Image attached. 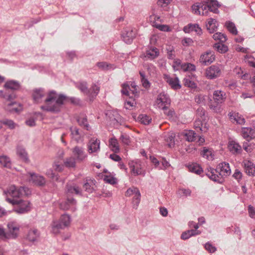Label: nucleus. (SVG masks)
Wrapping results in <instances>:
<instances>
[{
  "instance_id": "nucleus-1",
  "label": "nucleus",
  "mask_w": 255,
  "mask_h": 255,
  "mask_svg": "<svg viewBox=\"0 0 255 255\" xmlns=\"http://www.w3.org/2000/svg\"><path fill=\"white\" fill-rule=\"evenodd\" d=\"M67 97L64 95H58L54 91L48 93L44 100V105L40 107L41 110L53 113L59 112Z\"/></svg>"
},
{
  "instance_id": "nucleus-2",
  "label": "nucleus",
  "mask_w": 255,
  "mask_h": 255,
  "mask_svg": "<svg viewBox=\"0 0 255 255\" xmlns=\"http://www.w3.org/2000/svg\"><path fill=\"white\" fill-rule=\"evenodd\" d=\"M231 170L228 163L223 162L219 163L216 169L210 167L206 170V175L212 180L222 183L225 177L230 175Z\"/></svg>"
},
{
  "instance_id": "nucleus-3",
  "label": "nucleus",
  "mask_w": 255,
  "mask_h": 255,
  "mask_svg": "<svg viewBox=\"0 0 255 255\" xmlns=\"http://www.w3.org/2000/svg\"><path fill=\"white\" fill-rule=\"evenodd\" d=\"M205 3H196L192 6L195 14L206 15L209 12L217 14L219 12V3L216 0H204Z\"/></svg>"
},
{
  "instance_id": "nucleus-4",
  "label": "nucleus",
  "mask_w": 255,
  "mask_h": 255,
  "mask_svg": "<svg viewBox=\"0 0 255 255\" xmlns=\"http://www.w3.org/2000/svg\"><path fill=\"white\" fill-rule=\"evenodd\" d=\"M71 222V218L67 214L62 215L58 220L53 221L51 224L52 232L58 234L60 230L68 227Z\"/></svg>"
},
{
  "instance_id": "nucleus-5",
  "label": "nucleus",
  "mask_w": 255,
  "mask_h": 255,
  "mask_svg": "<svg viewBox=\"0 0 255 255\" xmlns=\"http://www.w3.org/2000/svg\"><path fill=\"white\" fill-rule=\"evenodd\" d=\"M26 190H28V188L26 187H16L14 185H11L4 191V193L6 195V200L7 201V198L18 199L23 195L27 194Z\"/></svg>"
},
{
  "instance_id": "nucleus-6",
  "label": "nucleus",
  "mask_w": 255,
  "mask_h": 255,
  "mask_svg": "<svg viewBox=\"0 0 255 255\" xmlns=\"http://www.w3.org/2000/svg\"><path fill=\"white\" fill-rule=\"evenodd\" d=\"M7 202L13 205H18V207L15 210L16 212L18 213L23 214L29 211L30 210V203L27 201L7 198Z\"/></svg>"
},
{
  "instance_id": "nucleus-7",
  "label": "nucleus",
  "mask_w": 255,
  "mask_h": 255,
  "mask_svg": "<svg viewBox=\"0 0 255 255\" xmlns=\"http://www.w3.org/2000/svg\"><path fill=\"white\" fill-rule=\"evenodd\" d=\"M129 167L131 173L134 176L145 174V171L142 169V162L139 159H135L128 162Z\"/></svg>"
},
{
  "instance_id": "nucleus-8",
  "label": "nucleus",
  "mask_w": 255,
  "mask_h": 255,
  "mask_svg": "<svg viewBox=\"0 0 255 255\" xmlns=\"http://www.w3.org/2000/svg\"><path fill=\"white\" fill-rule=\"evenodd\" d=\"M156 103L159 108L166 111L168 106L170 104V99L168 95L161 93L158 95Z\"/></svg>"
},
{
  "instance_id": "nucleus-9",
  "label": "nucleus",
  "mask_w": 255,
  "mask_h": 255,
  "mask_svg": "<svg viewBox=\"0 0 255 255\" xmlns=\"http://www.w3.org/2000/svg\"><path fill=\"white\" fill-rule=\"evenodd\" d=\"M221 74V70L218 65H212L206 69V77L209 79H214L218 78Z\"/></svg>"
},
{
  "instance_id": "nucleus-10",
  "label": "nucleus",
  "mask_w": 255,
  "mask_h": 255,
  "mask_svg": "<svg viewBox=\"0 0 255 255\" xmlns=\"http://www.w3.org/2000/svg\"><path fill=\"white\" fill-rule=\"evenodd\" d=\"M136 34V29L132 27H126L122 33V37L126 43L130 44L135 38Z\"/></svg>"
},
{
  "instance_id": "nucleus-11",
  "label": "nucleus",
  "mask_w": 255,
  "mask_h": 255,
  "mask_svg": "<svg viewBox=\"0 0 255 255\" xmlns=\"http://www.w3.org/2000/svg\"><path fill=\"white\" fill-rule=\"evenodd\" d=\"M88 151L89 154L97 153L100 150V141L95 137L91 138L87 143Z\"/></svg>"
},
{
  "instance_id": "nucleus-12",
  "label": "nucleus",
  "mask_w": 255,
  "mask_h": 255,
  "mask_svg": "<svg viewBox=\"0 0 255 255\" xmlns=\"http://www.w3.org/2000/svg\"><path fill=\"white\" fill-rule=\"evenodd\" d=\"M215 59L214 52L209 50L202 54L200 57L199 62L204 65L211 64Z\"/></svg>"
},
{
  "instance_id": "nucleus-13",
  "label": "nucleus",
  "mask_w": 255,
  "mask_h": 255,
  "mask_svg": "<svg viewBox=\"0 0 255 255\" xmlns=\"http://www.w3.org/2000/svg\"><path fill=\"white\" fill-rule=\"evenodd\" d=\"M8 239H16L18 235L19 226L15 222H10L7 224Z\"/></svg>"
},
{
  "instance_id": "nucleus-14",
  "label": "nucleus",
  "mask_w": 255,
  "mask_h": 255,
  "mask_svg": "<svg viewBox=\"0 0 255 255\" xmlns=\"http://www.w3.org/2000/svg\"><path fill=\"white\" fill-rule=\"evenodd\" d=\"M70 136L71 138L76 142L83 140L84 135L83 132L77 127L72 126L70 128Z\"/></svg>"
},
{
  "instance_id": "nucleus-15",
  "label": "nucleus",
  "mask_w": 255,
  "mask_h": 255,
  "mask_svg": "<svg viewBox=\"0 0 255 255\" xmlns=\"http://www.w3.org/2000/svg\"><path fill=\"white\" fill-rule=\"evenodd\" d=\"M163 79L172 89L178 90L181 88V86L180 84L179 80L177 77L172 78L168 75L164 74L163 75Z\"/></svg>"
},
{
  "instance_id": "nucleus-16",
  "label": "nucleus",
  "mask_w": 255,
  "mask_h": 255,
  "mask_svg": "<svg viewBox=\"0 0 255 255\" xmlns=\"http://www.w3.org/2000/svg\"><path fill=\"white\" fill-rule=\"evenodd\" d=\"M72 152L78 161H82L87 157V154L83 147L76 146L72 149Z\"/></svg>"
},
{
  "instance_id": "nucleus-17",
  "label": "nucleus",
  "mask_w": 255,
  "mask_h": 255,
  "mask_svg": "<svg viewBox=\"0 0 255 255\" xmlns=\"http://www.w3.org/2000/svg\"><path fill=\"white\" fill-rule=\"evenodd\" d=\"M228 148L229 151L234 154H240L242 151V146L234 140L229 141Z\"/></svg>"
},
{
  "instance_id": "nucleus-18",
  "label": "nucleus",
  "mask_w": 255,
  "mask_h": 255,
  "mask_svg": "<svg viewBox=\"0 0 255 255\" xmlns=\"http://www.w3.org/2000/svg\"><path fill=\"white\" fill-rule=\"evenodd\" d=\"M28 174L30 177L29 181H31L34 184L38 186H43L45 184V180L43 176L34 173H28Z\"/></svg>"
},
{
  "instance_id": "nucleus-19",
  "label": "nucleus",
  "mask_w": 255,
  "mask_h": 255,
  "mask_svg": "<svg viewBox=\"0 0 255 255\" xmlns=\"http://www.w3.org/2000/svg\"><path fill=\"white\" fill-rule=\"evenodd\" d=\"M213 99L217 104H222L226 99V94L222 90H216L213 93Z\"/></svg>"
},
{
  "instance_id": "nucleus-20",
  "label": "nucleus",
  "mask_w": 255,
  "mask_h": 255,
  "mask_svg": "<svg viewBox=\"0 0 255 255\" xmlns=\"http://www.w3.org/2000/svg\"><path fill=\"white\" fill-rule=\"evenodd\" d=\"M229 118L231 121L233 123L239 125H244L245 123V119L244 117L238 113L231 112L229 114Z\"/></svg>"
},
{
  "instance_id": "nucleus-21",
  "label": "nucleus",
  "mask_w": 255,
  "mask_h": 255,
  "mask_svg": "<svg viewBox=\"0 0 255 255\" xmlns=\"http://www.w3.org/2000/svg\"><path fill=\"white\" fill-rule=\"evenodd\" d=\"M45 95V92L43 89L41 88L36 89L33 91V99L36 103H41L43 101V98Z\"/></svg>"
},
{
  "instance_id": "nucleus-22",
  "label": "nucleus",
  "mask_w": 255,
  "mask_h": 255,
  "mask_svg": "<svg viewBox=\"0 0 255 255\" xmlns=\"http://www.w3.org/2000/svg\"><path fill=\"white\" fill-rule=\"evenodd\" d=\"M183 31L185 33H190L192 31H195L198 35H201L202 33V29L197 24H188L184 26Z\"/></svg>"
},
{
  "instance_id": "nucleus-23",
  "label": "nucleus",
  "mask_w": 255,
  "mask_h": 255,
  "mask_svg": "<svg viewBox=\"0 0 255 255\" xmlns=\"http://www.w3.org/2000/svg\"><path fill=\"white\" fill-rule=\"evenodd\" d=\"M206 28L207 30L210 33L216 32L218 27V23L216 19L214 18H209L206 22Z\"/></svg>"
},
{
  "instance_id": "nucleus-24",
  "label": "nucleus",
  "mask_w": 255,
  "mask_h": 255,
  "mask_svg": "<svg viewBox=\"0 0 255 255\" xmlns=\"http://www.w3.org/2000/svg\"><path fill=\"white\" fill-rule=\"evenodd\" d=\"M76 121L80 126L86 128L87 130L90 129V127L88 124L87 118L85 114H80L76 118Z\"/></svg>"
},
{
  "instance_id": "nucleus-25",
  "label": "nucleus",
  "mask_w": 255,
  "mask_h": 255,
  "mask_svg": "<svg viewBox=\"0 0 255 255\" xmlns=\"http://www.w3.org/2000/svg\"><path fill=\"white\" fill-rule=\"evenodd\" d=\"M76 203V201L72 197H67L66 201L61 202L59 204L60 208L63 210H67L70 208L74 206Z\"/></svg>"
},
{
  "instance_id": "nucleus-26",
  "label": "nucleus",
  "mask_w": 255,
  "mask_h": 255,
  "mask_svg": "<svg viewBox=\"0 0 255 255\" xmlns=\"http://www.w3.org/2000/svg\"><path fill=\"white\" fill-rule=\"evenodd\" d=\"M241 133L244 138L246 139L248 141L255 137V131L251 128H243Z\"/></svg>"
},
{
  "instance_id": "nucleus-27",
  "label": "nucleus",
  "mask_w": 255,
  "mask_h": 255,
  "mask_svg": "<svg viewBox=\"0 0 255 255\" xmlns=\"http://www.w3.org/2000/svg\"><path fill=\"white\" fill-rule=\"evenodd\" d=\"M246 173L249 175L254 176L255 174V166L254 164L249 160H245L243 162Z\"/></svg>"
},
{
  "instance_id": "nucleus-28",
  "label": "nucleus",
  "mask_w": 255,
  "mask_h": 255,
  "mask_svg": "<svg viewBox=\"0 0 255 255\" xmlns=\"http://www.w3.org/2000/svg\"><path fill=\"white\" fill-rule=\"evenodd\" d=\"M159 55V50L153 46L148 47V49L146 51L145 57H147L150 59H154L157 57Z\"/></svg>"
},
{
  "instance_id": "nucleus-29",
  "label": "nucleus",
  "mask_w": 255,
  "mask_h": 255,
  "mask_svg": "<svg viewBox=\"0 0 255 255\" xmlns=\"http://www.w3.org/2000/svg\"><path fill=\"white\" fill-rule=\"evenodd\" d=\"M100 87L96 84L92 85L91 88L89 89V93H87V95L89 97L90 101H93L96 97L100 91Z\"/></svg>"
},
{
  "instance_id": "nucleus-30",
  "label": "nucleus",
  "mask_w": 255,
  "mask_h": 255,
  "mask_svg": "<svg viewBox=\"0 0 255 255\" xmlns=\"http://www.w3.org/2000/svg\"><path fill=\"white\" fill-rule=\"evenodd\" d=\"M95 185L94 181L91 178H86L84 184L83 185V188L85 191L91 193L94 191V185Z\"/></svg>"
},
{
  "instance_id": "nucleus-31",
  "label": "nucleus",
  "mask_w": 255,
  "mask_h": 255,
  "mask_svg": "<svg viewBox=\"0 0 255 255\" xmlns=\"http://www.w3.org/2000/svg\"><path fill=\"white\" fill-rule=\"evenodd\" d=\"M66 193L67 194V197H69L70 194H72L73 193H75L76 194H81V190L80 188L74 185H71L67 184L66 186Z\"/></svg>"
},
{
  "instance_id": "nucleus-32",
  "label": "nucleus",
  "mask_w": 255,
  "mask_h": 255,
  "mask_svg": "<svg viewBox=\"0 0 255 255\" xmlns=\"http://www.w3.org/2000/svg\"><path fill=\"white\" fill-rule=\"evenodd\" d=\"M4 87L7 89H11L12 90H17L19 89L20 87V84L14 80H9L7 81L4 85Z\"/></svg>"
},
{
  "instance_id": "nucleus-33",
  "label": "nucleus",
  "mask_w": 255,
  "mask_h": 255,
  "mask_svg": "<svg viewBox=\"0 0 255 255\" xmlns=\"http://www.w3.org/2000/svg\"><path fill=\"white\" fill-rule=\"evenodd\" d=\"M39 233L37 229H31L29 230L26 238L30 242H34L39 237Z\"/></svg>"
},
{
  "instance_id": "nucleus-34",
  "label": "nucleus",
  "mask_w": 255,
  "mask_h": 255,
  "mask_svg": "<svg viewBox=\"0 0 255 255\" xmlns=\"http://www.w3.org/2000/svg\"><path fill=\"white\" fill-rule=\"evenodd\" d=\"M76 87L86 95L89 93V90L87 86V83L84 81H81L75 84Z\"/></svg>"
},
{
  "instance_id": "nucleus-35",
  "label": "nucleus",
  "mask_w": 255,
  "mask_h": 255,
  "mask_svg": "<svg viewBox=\"0 0 255 255\" xmlns=\"http://www.w3.org/2000/svg\"><path fill=\"white\" fill-rule=\"evenodd\" d=\"M0 164L5 168L10 169L11 163L10 158L6 155L0 156Z\"/></svg>"
},
{
  "instance_id": "nucleus-36",
  "label": "nucleus",
  "mask_w": 255,
  "mask_h": 255,
  "mask_svg": "<svg viewBox=\"0 0 255 255\" xmlns=\"http://www.w3.org/2000/svg\"><path fill=\"white\" fill-rule=\"evenodd\" d=\"M17 154L18 156L24 161L28 162L29 159L27 155V153L25 151V149L21 147H18L17 148Z\"/></svg>"
},
{
  "instance_id": "nucleus-37",
  "label": "nucleus",
  "mask_w": 255,
  "mask_h": 255,
  "mask_svg": "<svg viewBox=\"0 0 255 255\" xmlns=\"http://www.w3.org/2000/svg\"><path fill=\"white\" fill-rule=\"evenodd\" d=\"M138 121L142 124L144 125H148L151 122V118L145 115L141 114L139 115L137 118Z\"/></svg>"
},
{
  "instance_id": "nucleus-38",
  "label": "nucleus",
  "mask_w": 255,
  "mask_h": 255,
  "mask_svg": "<svg viewBox=\"0 0 255 255\" xmlns=\"http://www.w3.org/2000/svg\"><path fill=\"white\" fill-rule=\"evenodd\" d=\"M109 144L110 148L115 153H118L120 151L118 142L115 137L111 138L109 139Z\"/></svg>"
},
{
  "instance_id": "nucleus-39",
  "label": "nucleus",
  "mask_w": 255,
  "mask_h": 255,
  "mask_svg": "<svg viewBox=\"0 0 255 255\" xmlns=\"http://www.w3.org/2000/svg\"><path fill=\"white\" fill-rule=\"evenodd\" d=\"M184 136L186 139L190 142L195 141L197 137V133L192 130L186 131L184 133Z\"/></svg>"
},
{
  "instance_id": "nucleus-40",
  "label": "nucleus",
  "mask_w": 255,
  "mask_h": 255,
  "mask_svg": "<svg viewBox=\"0 0 255 255\" xmlns=\"http://www.w3.org/2000/svg\"><path fill=\"white\" fill-rule=\"evenodd\" d=\"M134 190H134L135 193H134L133 195V197L132 199V202L133 204V207L136 208L138 207L139 203L140 202L141 195L138 189H135Z\"/></svg>"
},
{
  "instance_id": "nucleus-41",
  "label": "nucleus",
  "mask_w": 255,
  "mask_h": 255,
  "mask_svg": "<svg viewBox=\"0 0 255 255\" xmlns=\"http://www.w3.org/2000/svg\"><path fill=\"white\" fill-rule=\"evenodd\" d=\"M139 75L140 76L141 82L142 83V86L146 89L149 88L150 87V83L146 78L144 72L140 71Z\"/></svg>"
},
{
  "instance_id": "nucleus-42",
  "label": "nucleus",
  "mask_w": 255,
  "mask_h": 255,
  "mask_svg": "<svg viewBox=\"0 0 255 255\" xmlns=\"http://www.w3.org/2000/svg\"><path fill=\"white\" fill-rule=\"evenodd\" d=\"M201 154L203 156V157L208 159L212 160L213 158L212 150L206 147H203V149L202 151Z\"/></svg>"
},
{
  "instance_id": "nucleus-43",
  "label": "nucleus",
  "mask_w": 255,
  "mask_h": 255,
  "mask_svg": "<svg viewBox=\"0 0 255 255\" xmlns=\"http://www.w3.org/2000/svg\"><path fill=\"white\" fill-rule=\"evenodd\" d=\"M189 170L197 174L200 175L203 172L202 168L197 163H193L188 166Z\"/></svg>"
},
{
  "instance_id": "nucleus-44",
  "label": "nucleus",
  "mask_w": 255,
  "mask_h": 255,
  "mask_svg": "<svg viewBox=\"0 0 255 255\" xmlns=\"http://www.w3.org/2000/svg\"><path fill=\"white\" fill-rule=\"evenodd\" d=\"M225 25L227 29L233 35H236L238 31L235 24L231 21H227L225 23Z\"/></svg>"
},
{
  "instance_id": "nucleus-45",
  "label": "nucleus",
  "mask_w": 255,
  "mask_h": 255,
  "mask_svg": "<svg viewBox=\"0 0 255 255\" xmlns=\"http://www.w3.org/2000/svg\"><path fill=\"white\" fill-rule=\"evenodd\" d=\"M214 48L221 53H224L228 50V47L222 43H216L214 45Z\"/></svg>"
},
{
  "instance_id": "nucleus-46",
  "label": "nucleus",
  "mask_w": 255,
  "mask_h": 255,
  "mask_svg": "<svg viewBox=\"0 0 255 255\" xmlns=\"http://www.w3.org/2000/svg\"><path fill=\"white\" fill-rule=\"evenodd\" d=\"M213 38L215 40H218L222 43L226 42L227 39L226 35L221 32H216L214 34Z\"/></svg>"
},
{
  "instance_id": "nucleus-47",
  "label": "nucleus",
  "mask_w": 255,
  "mask_h": 255,
  "mask_svg": "<svg viewBox=\"0 0 255 255\" xmlns=\"http://www.w3.org/2000/svg\"><path fill=\"white\" fill-rule=\"evenodd\" d=\"M0 97L6 100L7 101H11L15 98V95L14 93L9 94L6 92L4 93L2 90H0Z\"/></svg>"
},
{
  "instance_id": "nucleus-48",
  "label": "nucleus",
  "mask_w": 255,
  "mask_h": 255,
  "mask_svg": "<svg viewBox=\"0 0 255 255\" xmlns=\"http://www.w3.org/2000/svg\"><path fill=\"white\" fill-rule=\"evenodd\" d=\"M64 165L67 167H74L76 165V158L72 156L67 158L64 161Z\"/></svg>"
},
{
  "instance_id": "nucleus-49",
  "label": "nucleus",
  "mask_w": 255,
  "mask_h": 255,
  "mask_svg": "<svg viewBox=\"0 0 255 255\" xmlns=\"http://www.w3.org/2000/svg\"><path fill=\"white\" fill-rule=\"evenodd\" d=\"M181 68L185 71H194L196 70V67L194 64L187 63L181 65Z\"/></svg>"
},
{
  "instance_id": "nucleus-50",
  "label": "nucleus",
  "mask_w": 255,
  "mask_h": 255,
  "mask_svg": "<svg viewBox=\"0 0 255 255\" xmlns=\"http://www.w3.org/2000/svg\"><path fill=\"white\" fill-rule=\"evenodd\" d=\"M0 123L7 126L10 129H13L16 127V124L11 120L5 119L0 121Z\"/></svg>"
},
{
  "instance_id": "nucleus-51",
  "label": "nucleus",
  "mask_w": 255,
  "mask_h": 255,
  "mask_svg": "<svg viewBox=\"0 0 255 255\" xmlns=\"http://www.w3.org/2000/svg\"><path fill=\"white\" fill-rule=\"evenodd\" d=\"M16 104V103H13V102L9 103L7 105H5V109L6 110L9 111L10 112H18L19 111L18 109L15 107H13Z\"/></svg>"
},
{
  "instance_id": "nucleus-52",
  "label": "nucleus",
  "mask_w": 255,
  "mask_h": 255,
  "mask_svg": "<svg viewBox=\"0 0 255 255\" xmlns=\"http://www.w3.org/2000/svg\"><path fill=\"white\" fill-rule=\"evenodd\" d=\"M183 82L184 85L186 87L191 88H194L196 87V84L189 78H185Z\"/></svg>"
},
{
  "instance_id": "nucleus-53",
  "label": "nucleus",
  "mask_w": 255,
  "mask_h": 255,
  "mask_svg": "<svg viewBox=\"0 0 255 255\" xmlns=\"http://www.w3.org/2000/svg\"><path fill=\"white\" fill-rule=\"evenodd\" d=\"M196 115L204 120L205 116V110L202 107H199L196 110Z\"/></svg>"
},
{
  "instance_id": "nucleus-54",
  "label": "nucleus",
  "mask_w": 255,
  "mask_h": 255,
  "mask_svg": "<svg viewBox=\"0 0 255 255\" xmlns=\"http://www.w3.org/2000/svg\"><path fill=\"white\" fill-rule=\"evenodd\" d=\"M46 175L53 179V180L58 181V177L57 175H56L51 169H49L46 173Z\"/></svg>"
},
{
  "instance_id": "nucleus-55",
  "label": "nucleus",
  "mask_w": 255,
  "mask_h": 255,
  "mask_svg": "<svg viewBox=\"0 0 255 255\" xmlns=\"http://www.w3.org/2000/svg\"><path fill=\"white\" fill-rule=\"evenodd\" d=\"M129 90H130V87L128 84L124 83L122 85V89L121 90V92L123 94L126 96H128Z\"/></svg>"
},
{
  "instance_id": "nucleus-56",
  "label": "nucleus",
  "mask_w": 255,
  "mask_h": 255,
  "mask_svg": "<svg viewBox=\"0 0 255 255\" xmlns=\"http://www.w3.org/2000/svg\"><path fill=\"white\" fill-rule=\"evenodd\" d=\"M205 248L210 253H214L216 251V248L209 243H207L205 245Z\"/></svg>"
},
{
  "instance_id": "nucleus-57",
  "label": "nucleus",
  "mask_w": 255,
  "mask_h": 255,
  "mask_svg": "<svg viewBox=\"0 0 255 255\" xmlns=\"http://www.w3.org/2000/svg\"><path fill=\"white\" fill-rule=\"evenodd\" d=\"M193 43V40L190 38H184L182 40V44L184 46H189L192 45Z\"/></svg>"
},
{
  "instance_id": "nucleus-58",
  "label": "nucleus",
  "mask_w": 255,
  "mask_h": 255,
  "mask_svg": "<svg viewBox=\"0 0 255 255\" xmlns=\"http://www.w3.org/2000/svg\"><path fill=\"white\" fill-rule=\"evenodd\" d=\"M0 238L2 240L8 239L7 233L5 232L4 229L0 226Z\"/></svg>"
},
{
  "instance_id": "nucleus-59",
  "label": "nucleus",
  "mask_w": 255,
  "mask_h": 255,
  "mask_svg": "<svg viewBox=\"0 0 255 255\" xmlns=\"http://www.w3.org/2000/svg\"><path fill=\"white\" fill-rule=\"evenodd\" d=\"M202 126V123L201 120H197L194 123V128L196 130V131L198 132V131H202L204 130L201 128V126Z\"/></svg>"
},
{
  "instance_id": "nucleus-60",
  "label": "nucleus",
  "mask_w": 255,
  "mask_h": 255,
  "mask_svg": "<svg viewBox=\"0 0 255 255\" xmlns=\"http://www.w3.org/2000/svg\"><path fill=\"white\" fill-rule=\"evenodd\" d=\"M122 142L126 145H128L130 143L129 137L127 134H122L120 137Z\"/></svg>"
},
{
  "instance_id": "nucleus-61",
  "label": "nucleus",
  "mask_w": 255,
  "mask_h": 255,
  "mask_svg": "<svg viewBox=\"0 0 255 255\" xmlns=\"http://www.w3.org/2000/svg\"><path fill=\"white\" fill-rule=\"evenodd\" d=\"M167 57L170 59H173L175 57V51L172 47H169L167 49Z\"/></svg>"
},
{
  "instance_id": "nucleus-62",
  "label": "nucleus",
  "mask_w": 255,
  "mask_h": 255,
  "mask_svg": "<svg viewBox=\"0 0 255 255\" xmlns=\"http://www.w3.org/2000/svg\"><path fill=\"white\" fill-rule=\"evenodd\" d=\"M249 141L244 142L243 144V147L244 149L247 152H251L253 151V148L250 144H249Z\"/></svg>"
},
{
  "instance_id": "nucleus-63",
  "label": "nucleus",
  "mask_w": 255,
  "mask_h": 255,
  "mask_svg": "<svg viewBox=\"0 0 255 255\" xmlns=\"http://www.w3.org/2000/svg\"><path fill=\"white\" fill-rule=\"evenodd\" d=\"M194 100L195 102L197 104H202L204 103L205 97L204 95H198L195 97Z\"/></svg>"
},
{
  "instance_id": "nucleus-64",
  "label": "nucleus",
  "mask_w": 255,
  "mask_h": 255,
  "mask_svg": "<svg viewBox=\"0 0 255 255\" xmlns=\"http://www.w3.org/2000/svg\"><path fill=\"white\" fill-rule=\"evenodd\" d=\"M172 0H158L157 4L161 7H165L168 5Z\"/></svg>"
}]
</instances>
